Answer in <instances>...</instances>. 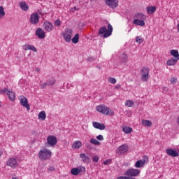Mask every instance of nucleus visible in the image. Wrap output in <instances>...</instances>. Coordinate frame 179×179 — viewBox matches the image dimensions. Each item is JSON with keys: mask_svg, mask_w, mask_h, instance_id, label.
I'll list each match as a JSON object with an SVG mask.
<instances>
[{"mask_svg": "<svg viewBox=\"0 0 179 179\" xmlns=\"http://www.w3.org/2000/svg\"><path fill=\"white\" fill-rule=\"evenodd\" d=\"M99 36H103L104 38H107V37H110L111 34H113V26L110 25V24H108V29L106 26L101 27L99 31H98Z\"/></svg>", "mask_w": 179, "mask_h": 179, "instance_id": "nucleus-1", "label": "nucleus"}, {"mask_svg": "<svg viewBox=\"0 0 179 179\" xmlns=\"http://www.w3.org/2000/svg\"><path fill=\"white\" fill-rule=\"evenodd\" d=\"M96 110L98 113L103 114V115H114V110H111L108 106H106V105H99L96 107Z\"/></svg>", "mask_w": 179, "mask_h": 179, "instance_id": "nucleus-2", "label": "nucleus"}, {"mask_svg": "<svg viewBox=\"0 0 179 179\" xmlns=\"http://www.w3.org/2000/svg\"><path fill=\"white\" fill-rule=\"evenodd\" d=\"M51 155H52V152L47 148L41 150L38 153L40 160H48L51 158Z\"/></svg>", "mask_w": 179, "mask_h": 179, "instance_id": "nucleus-3", "label": "nucleus"}, {"mask_svg": "<svg viewBox=\"0 0 179 179\" xmlns=\"http://www.w3.org/2000/svg\"><path fill=\"white\" fill-rule=\"evenodd\" d=\"M150 72V69L148 67H143L140 71V75L141 76V80L143 82H148L149 79V73Z\"/></svg>", "mask_w": 179, "mask_h": 179, "instance_id": "nucleus-4", "label": "nucleus"}, {"mask_svg": "<svg viewBox=\"0 0 179 179\" xmlns=\"http://www.w3.org/2000/svg\"><path fill=\"white\" fill-rule=\"evenodd\" d=\"M73 31L71 29H66L63 33V37L66 43H71Z\"/></svg>", "mask_w": 179, "mask_h": 179, "instance_id": "nucleus-5", "label": "nucleus"}, {"mask_svg": "<svg viewBox=\"0 0 179 179\" xmlns=\"http://www.w3.org/2000/svg\"><path fill=\"white\" fill-rule=\"evenodd\" d=\"M124 174L130 177H138L141 174V171L139 169H129Z\"/></svg>", "mask_w": 179, "mask_h": 179, "instance_id": "nucleus-6", "label": "nucleus"}, {"mask_svg": "<svg viewBox=\"0 0 179 179\" xmlns=\"http://www.w3.org/2000/svg\"><path fill=\"white\" fill-rule=\"evenodd\" d=\"M19 100L20 101L21 106H22V107H24L25 108H27V111H29L30 110V105L29 104V101L27 100V98H26V96H21L19 97Z\"/></svg>", "mask_w": 179, "mask_h": 179, "instance_id": "nucleus-7", "label": "nucleus"}, {"mask_svg": "<svg viewBox=\"0 0 179 179\" xmlns=\"http://www.w3.org/2000/svg\"><path fill=\"white\" fill-rule=\"evenodd\" d=\"M6 166H8V167H11V169H16V167H18L19 162H17V160L15 158L10 157L6 162Z\"/></svg>", "mask_w": 179, "mask_h": 179, "instance_id": "nucleus-8", "label": "nucleus"}, {"mask_svg": "<svg viewBox=\"0 0 179 179\" xmlns=\"http://www.w3.org/2000/svg\"><path fill=\"white\" fill-rule=\"evenodd\" d=\"M39 22H40V16H38V13H34L31 14L30 23H31V24H37Z\"/></svg>", "mask_w": 179, "mask_h": 179, "instance_id": "nucleus-9", "label": "nucleus"}, {"mask_svg": "<svg viewBox=\"0 0 179 179\" xmlns=\"http://www.w3.org/2000/svg\"><path fill=\"white\" fill-rule=\"evenodd\" d=\"M105 3L111 9H115L118 6V0H105Z\"/></svg>", "mask_w": 179, "mask_h": 179, "instance_id": "nucleus-10", "label": "nucleus"}, {"mask_svg": "<svg viewBox=\"0 0 179 179\" xmlns=\"http://www.w3.org/2000/svg\"><path fill=\"white\" fill-rule=\"evenodd\" d=\"M57 142H58V140H57V137L54 136H49L47 138L48 146H55Z\"/></svg>", "mask_w": 179, "mask_h": 179, "instance_id": "nucleus-11", "label": "nucleus"}, {"mask_svg": "<svg viewBox=\"0 0 179 179\" xmlns=\"http://www.w3.org/2000/svg\"><path fill=\"white\" fill-rule=\"evenodd\" d=\"M57 80L54 78L48 79L46 83H44L41 85V89H45V86H54Z\"/></svg>", "mask_w": 179, "mask_h": 179, "instance_id": "nucleus-12", "label": "nucleus"}, {"mask_svg": "<svg viewBox=\"0 0 179 179\" xmlns=\"http://www.w3.org/2000/svg\"><path fill=\"white\" fill-rule=\"evenodd\" d=\"M166 153L171 157H178L179 153L172 148H168L166 150Z\"/></svg>", "mask_w": 179, "mask_h": 179, "instance_id": "nucleus-13", "label": "nucleus"}, {"mask_svg": "<svg viewBox=\"0 0 179 179\" xmlns=\"http://www.w3.org/2000/svg\"><path fill=\"white\" fill-rule=\"evenodd\" d=\"M22 50H24V51H29V50H30L31 51H34V52H37V48L33 45L25 44L22 45Z\"/></svg>", "mask_w": 179, "mask_h": 179, "instance_id": "nucleus-14", "label": "nucleus"}, {"mask_svg": "<svg viewBox=\"0 0 179 179\" xmlns=\"http://www.w3.org/2000/svg\"><path fill=\"white\" fill-rule=\"evenodd\" d=\"M36 34L39 38L43 39L45 38V32L41 28H38L36 31Z\"/></svg>", "mask_w": 179, "mask_h": 179, "instance_id": "nucleus-15", "label": "nucleus"}, {"mask_svg": "<svg viewBox=\"0 0 179 179\" xmlns=\"http://www.w3.org/2000/svg\"><path fill=\"white\" fill-rule=\"evenodd\" d=\"M92 125L94 128H96V129H100L101 131H103V129H106V125L104 124H101L97 122H93Z\"/></svg>", "mask_w": 179, "mask_h": 179, "instance_id": "nucleus-16", "label": "nucleus"}, {"mask_svg": "<svg viewBox=\"0 0 179 179\" xmlns=\"http://www.w3.org/2000/svg\"><path fill=\"white\" fill-rule=\"evenodd\" d=\"M134 20H146V15L142 13H137L134 15Z\"/></svg>", "mask_w": 179, "mask_h": 179, "instance_id": "nucleus-17", "label": "nucleus"}, {"mask_svg": "<svg viewBox=\"0 0 179 179\" xmlns=\"http://www.w3.org/2000/svg\"><path fill=\"white\" fill-rule=\"evenodd\" d=\"M43 27L46 31H51L52 30V23L48 21H45L43 24Z\"/></svg>", "mask_w": 179, "mask_h": 179, "instance_id": "nucleus-18", "label": "nucleus"}, {"mask_svg": "<svg viewBox=\"0 0 179 179\" xmlns=\"http://www.w3.org/2000/svg\"><path fill=\"white\" fill-rule=\"evenodd\" d=\"M178 59L179 58L176 59L175 57H173L169 59L168 61H166V65H168L169 66H173L176 65V64H177V62H178Z\"/></svg>", "mask_w": 179, "mask_h": 179, "instance_id": "nucleus-19", "label": "nucleus"}, {"mask_svg": "<svg viewBox=\"0 0 179 179\" xmlns=\"http://www.w3.org/2000/svg\"><path fill=\"white\" fill-rule=\"evenodd\" d=\"M119 152L120 155H125L128 152V145H122L119 147Z\"/></svg>", "mask_w": 179, "mask_h": 179, "instance_id": "nucleus-20", "label": "nucleus"}, {"mask_svg": "<svg viewBox=\"0 0 179 179\" xmlns=\"http://www.w3.org/2000/svg\"><path fill=\"white\" fill-rule=\"evenodd\" d=\"M80 157L82 159L83 163H90V157H89L85 153H80Z\"/></svg>", "mask_w": 179, "mask_h": 179, "instance_id": "nucleus-21", "label": "nucleus"}, {"mask_svg": "<svg viewBox=\"0 0 179 179\" xmlns=\"http://www.w3.org/2000/svg\"><path fill=\"white\" fill-rule=\"evenodd\" d=\"M7 96L10 101H15V99H16V95L13 91H8Z\"/></svg>", "mask_w": 179, "mask_h": 179, "instance_id": "nucleus-22", "label": "nucleus"}, {"mask_svg": "<svg viewBox=\"0 0 179 179\" xmlns=\"http://www.w3.org/2000/svg\"><path fill=\"white\" fill-rule=\"evenodd\" d=\"M133 24L136 26H145V20H134Z\"/></svg>", "mask_w": 179, "mask_h": 179, "instance_id": "nucleus-23", "label": "nucleus"}, {"mask_svg": "<svg viewBox=\"0 0 179 179\" xmlns=\"http://www.w3.org/2000/svg\"><path fill=\"white\" fill-rule=\"evenodd\" d=\"M141 125L143 127H151L152 125V121L148 120H142Z\"/></svg>", "mask_w": 179, "mask_h": 179, "instance_id": "nucleus-24", "label": "nucleus"}, {"mask_svg": "<svg viewBox=\"0 0 179 179\" xmlns=\"http://www.w3.org/2000/svg\"><path fill=\"white\" fill-rule=\"evenodd\" d=\"M20 8L22 10H24V12H27L29 10V5L26 3V2H21L20 3Z\"/></svg>", "mask_w": 179, "mask_h": 179, "instance_id": "nucleus-25", "label": "nucleus"}, {"mask_svg": "<svg viewBox=\"0 0 179 179\" xmlns=\"http://www.w3.org/2000/svg\"><path fill=\"white\" fill-rule=\"evenodd\" d=\"M147 13L148 15H152V13H155L156 10V7L155 6H150L146 8Z\"/></svg>", "mask_w": 179, "mask_h": 179, "instance_id": "nucleus-26", "label": "nucleus"}, {"mask_svg": "<svg viewBox=\"0 0 179 179\" xmlns=\"http://www.w3.org/2000/svg\"><path fill=\"white\" fill-rule=\"evenodd\" d=\"M73 148L74 149H80V148H82V142L80 141H77L73 143Z\"/></svg>", "mask_w": 179, "mask_h": 179, "instance_id": "nucleus-27", "label": "nucleus"}, {"mask_svg": "<svg viewBox=\"0 0 179 179\" xmlns=\"http://www.w3.org/2000/svg\"><path fill=\"white\" fill-rule=\"evenodd\" d=\"M145 166V162L143 160H138L135 164V167L137 169H141V167H143Z\"/></svg>", "mask_w": 179, "mask_h": 179, "instance_id": "nucleus-28", "label": "nucleus"}, {"mask_svg": "<svg viewBox=\"0 0 179 179\" xmlns=\"http://www.w3.org/2000/svg\"><path fill=\"white\" fill-rule=\"evenodd\" d=\"M38 117L39 120H42V121H44V120L47 118V115L45 114V111H41V113H39Z\"/></svg>", "mask_w": 179, "mask_h": 179, "instance_id": "nucleus-29", "label": "nucleus"}, {"mask_svg": "<svg viewBox=\"0 0 179 179\" xmlns=\"http://www.w3.org/2000/svg\"><path fill=\"white\" fill-rule=\"evenodd\" d=\"M71 41L73 44H78L79 43V34H76L71 39Z\"/></svg>", "mask_w": 179, "mask_h": 179, "instance_id": "nucleus-30", "label": "nucleus"}, {"mask_svg": "<svg viewBox=\"0 0 179 179\" xmlns=\"http://www.w3.org/2000/svg\"><path fill=\"white\" fill-rule=\"evenodd\" d=\"M79 173H80V170L78 168H73L71 171V173L73 176H78V174H79Z\"/></svg>", "mask_w": 179, "mask_h": 179, "instance_id": "nucleus-31", "label": "nucleus"}, {"mask_svg": "<svg viewBox=\"0 0 179 179\" xmlns=\"http://www.w3.org/2000/svg\"><path fill=\"white\" fill-rule=\"evenodd\" d=\"M171 55H173V57H174V58H176V59L179 58L178 50H171Z\"/></svg>", "mask_w": 179, "mask_h": 179, "instance_id": "nucleus-32", "label": "nucleus"}, {"mask_svg": "<svg viewBox=\"0 0 179 179\" xmlns=\"http://www.w3.org/2000/svg\"><path fill=\"white\" fill-rule=\"evenodd\" d=\"M122 131L123 132H124V134H131V132H132V128L129 127H124L122 128Z\"/></svg>", "mask_w": 179, "mask_h": 179, "instance_id": "nucleus-33", "label": "nucleus"}, {"mask_svg": "<svg viewBox=\"0 0 179 179\" xmlns=\"http://www.w3.org/2000/svg\"><path fill=\"white\" fill-rule=\"evenodd\" d=\"M120 58L123 62H128V56L127 55V54H122Z\"/></svg>", "mask_w": 179, "mask_h": 179, "instance_id": "nucleus-34", "label": "nucleus"}, {"mask_svg": "<svg viewBox=\"0 0 179 179\" xmlns=\"http://www.w3.org/2000/svg\"><path fill=\"white\" fill-rule=\"evenodd\" d=\"M134 104H135V103L132 100H127L125 102V106L127 107H132V106H134Z\"/></svg>", "mask_w": 179, "mask_h": 179, "instance_id": "nucleus-35", "label": "nucleus"}, {"mask_svg": "<svg viewBox=\"0 0 179 179\" xmlns=\"http://www.w3.org/2000/svg\"><path fill=\"white\" fill-rule=\"evenodd\" d=\"M109 83H112V85H115L117 83V79L113 78V77H109L108 79Z\"/></svg>", "mask_w": 179, "mask_h": 179, "instance_id": "nucleus-36", "label": "nucleus"}, {"mask_svg": "<svg viewBox=\"0 0 179 179\" xmlns=\"http://www.w3.org/2000/svg\"><path fill=\"white\" fill-rule=\"evenodd\" d=\"M90 143H92V145H100V142H99V141H97L96 139H90Z\"/></svg>", "mask_w": 179, "mask_h": 179, "instance_id": "nucleus-37", "label": "nucleus"}, {"mask_svg": "<svg viewBox=\"0 0 179 179\" xmlns=\"http://www.w3.org/2000/svg\"><path fill=\"white\" fill-rule=\"evenodd\" d=\"M136 41L138 44H142V43H143V39H142V36H136Z\"/></svg>", "mask_w": 179, "mask_h": 179, "instance_id": "nucleus-38", "label": "nucleus"}, {"mask_svg": "<svg viewBox=\"0 0 179 179\" xmlns=\"http://www.w3.org/2000/svg\"><path fill=\"white\" fill-rule=\"evenodd\" d=\"M5 16V11L3 10V7L0 6V17H3Z\"/></svg>", "mask_w": 179, "mask_h": 179, "instance_id": "nucleus-39", "label": "nucleus"}, {"mask_svg": "<svg viewBox=\"0 0 179 179\" xmlns=\"http://www.w3.org/2000/svg\"><path fill=\"white\" fill-rule=\"evenodd\" d=\"M149 162V157L148 155H144L143 157V162L144 163H148Z\"/></svg>", "mask_w": 179, "mask_h": 179, "instance_id": "nucleus-40", "label": "nucleus"}, {"mask_svg": "<svg viewBox=\"0 0 179 179\" xmlns=\"http://www.w3.org/2000/svg\"><path fill=\"white\" fill-rule=\"evenodd\" d=\"M87 61H89V62H93L96 61V57H89L87 58Z\"/></svg>", "mask_w": 179, "mask_h": 179, "instance_id": "nucleus-41", "label": "nucleus"}, {"mask_svg": "<svg viewBox=\"0 0 179 179\" xmlns=\"http://www.w3.org/2000/svg\"><path fill=\"white\" fill-rule=\"evenodd\" d=\"M99 159L100 158L99 157V156H94L92 157V162H95V163H97V162H99Z\"/></svg>", "mask_w": 179, "mask_h": 179, "instance_id": "nucleus-42", "label": "nucleus"}, {"mask_svg": "<svg viewBox=\"0 0 179 179\" xmlns=\"http://www.w3.org/2000/svg\"><path fill=\"white\" fill-rule=\"evenodd\" d=\"M96 139H98V141H104V137L103 135L100 134L96 136Z\"/></svg>", "mask_w": 179, "mask_h": 179, "instance_id": "nucleus-43", "label": "nucleus"}, {"mask_svg": "<svg viewBox=\"0 0 179 179\" xmlns=\"http://www.w3.org/2000/svg\"><path fill=\"white\" fill-rule=\"evenodd\" d=\"M55 26H61V20H56L55 22Z\"/></svg>", "mask_w": 179, "mask_h": 179, "instance_id": "nucleus-44", "label": "nucleus"}, {"mask_svg": "<svg viewBox=\"0 0 179 179\" xmlns=\"http://www.w3.org/2000/svg\"><path fill=\"white\" fill-rule=\"evenodd\" d=\"M171 83L172 85H174V83H177V78H171Z\"/></svg>", "mask_w": 179, "mask_h": 179, "instance_id": "nucleus-45", "label": "nucleus"}, {"mask_svg": "<svg viewBox=\"0 0 179 179\" xmlns=\"http://www.w3.org/2000/svg\"><path fill=\"white\" fill-rule=\"evenodd\" d=\"M48 171H50L52 173V171H55V166H50L48 168Z\"/></svg>", "mask_w": 179, "mask_h": 179, "instance_id": "nucleus-46", "label": "nucleus"}, {"mask_svg": "<svg viewBox=\"0 0 179 179\" xmlns=\"http://www.w3.org/2000/svg\"><path fill=\"white\" fill-rule=\"evenodd\" d=\"M109 163H111V159H106L103 162L104 166H107V164H108Z\"/></svg>", "mask_w": 179, "mask_h": 179, "instance_id": "nucleus-47", "label": "nucleus"}, {"mask_svg": "<svg viewBox=\"0 0 179 179\" xmlns=\"http://www.w3.org/2000/svg\"><path fill=\"white\" fill-rule=\"evenodd\" d=\"M2 93H7L8 94V92H9V90H8L7 88H4L1 90Z\"/></svg>", "mask_w": 179, "mask_h": 179, "instance_id": "nucleus-48", "label": "nucleus"}, {"mask_svg": "<svg viewBox=\"0 0 179 179\" xmlns=\"http://www.w3.org/2000/svg\"><path fill=\"white\" fill-rule=\"evenodd\" d=\"M86 147L87 148V149H92V145H90V143H86Z\"/></svg>", "mask_w": 179, "mask_h": 179, "instance_id": "nucleus-49", "label": "nucleus"}, {"mask_svg": "<svg viewBox=\"0 0 179 179\" xmlns=\"http://www.w3.org/2000/svg\"><path fill=\"white\" fill-rule=\"evenodd\" d=\"M115 89H117V90L121 89V85H117L115 87Z\"/></svg>", "mask_w": 179, "mask_h": 179, "instance_id": "nucleus-50", "label": "nucleus"}, {"mask_svg": "<svg viewBox=\"0 0 179 179\" xmlns=\"http://www.w3.org/2000/svg\"><path fill=\"white\" fill-rule=\"evenodd\" d=\"M117 179H127V176H120L117 177Z\"/></svg>", "mask_w": 179, "mask_h": 179, "instance_id": "nucleus-51", "label": "nucleus"}, {"mask_svg": "<svg viewBox=\"0 0 179 179\" xmlns=\"http://www.w3.org/2000/svg\"><path fill=\"white\" fill-rule=\"evenodd\" d=\"M71 10L73 11L79 10V8H76V6H74V8L71 9Z\"/></svg>", "mask_w": 179, "mask_h": 179, "instance_id": "nucleus-52", "label": "nucleus"}, {"mask_svg": "<svg viewBox=\"0 0 179 179\" xmlns=\"http://www.w3.org/2000/svg\"><path fill=\"white\" fill-rule=\"evenodd\" d=\"M126 179H136V178L131 176H126Z\"/></svg>", "mask_w": 179, "mask_h": 179, "instance_id": "nucleus-53", "label": "nucleus"}, {"mask_svg": "<svg viewBox=\"0 0 179 179\" xmlns=\"http://www.w3.org/2000/svg\"><path fill=\"white\" fill-rule=\"evenodd\" d=\"M177 123H178V125H179V116H178V117L177 119Z\"/></svg>", "mask_w": 179, "mask_h": 179, "instance_id": "nucleus-54", "label": "nucleus"}, {"mask_svg": "<svg viewBox=\"0 0 179 179\" xmlns=\"http://www.w3.org/2000/svg\"><path fill=\"white\" fill-rule=\"evenodd\" d=\"M11 179H19L17 177H13Z\"/></svg>", "mask_w": 179, "mask_h": 179, "instance_id": "nucleus-55", "label": "nucleus"}, {"mask_svg": "<svg viewBox=\"0 0 179 179\" xmlns=\"http://www.w3.org/2000/svg\"><path fill=\"white\" fill-rule=\"evenodd\" d=\"M36 72H40V69H36Z\"/></svg>", "mask_w": 179, "mask_h": 179, "instance_id": "nucleus-56", "label": "nucleus"}, {"mask_svg": "<svg viewBox=\"0 0 179 179\" xmlns=\"http://www.w3.org/2000/svg\"><path fill=\"white\" fill-rule=\"evenodd\" d=\"M177 27H178V30L179 31V24H178Z\"/></svg>", "mask_w": 179, "mask_h": 179, "instance_id": "nucleus-57", "label": "nucleus"}, {"mask_svg": "<svg viewBox=\"0 0 179 179\" xmlns=\"http://www.w3.org/2000/svg\"><path fill=\"white\" fill-rule=\"evenodd\" d=\"M2 156V152L0 151V157Z\"/></svg>", "mask_w": 179, "mask_h": 179, "instance_id": "nucleus-58", "label": "nucleus"}, {"mask_svg": "<svg viewBox=\"0 0 179 179\" xmlns=\"http://www.w3.org/2000/svg\"><path fill=\"white\" fill-rule=\"evenodd\" d=\"M1 90H0V94H1Z\"/></svg>", "mask_w": 179, "mask_h": 179, "instance_id": "nucleus-59", "label": "nucleus"}, {"mask_svg": "<svg viewBox=\"0 0 179 179\" xmlns=\"http://www.w3.org/2000/svg\"><path fill=\"white\" fill-rule=\"evenodd\" d=\"M0 107H1V104H0Z\"/></svg>", "mask_w": 179, "mask_h": 179, "instance_id": "nucleus-60", "label": "nucleus"}]
</instances>
